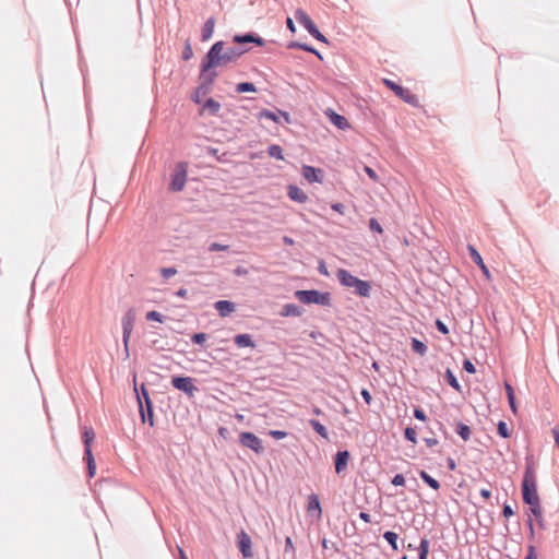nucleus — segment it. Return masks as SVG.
Segmentation results:
<instances>
[{
	"label": "nucleus",
	"mask_w": 559,
	"mask_h": 559,
	"mask_svg": "<svg viewBox=\"0 0 559 559\" xmlns=\"http://www.w3.org/2000/svg\"><path fill=\"white\" fill-rule=\"evenodd\" d=\"M85 459L87 462L88 476L94 477L96 464L92 451H88V453L85 454Z\"/></svg>",
	"instance_id": "nucleus-37"
},
{
	"label": "nucleus",
	"mask_w": 559,
	"mask_h": 559,
	"mask_svg": "<svg viewBox=\"0 0 559 559\" xmlns=\"http://www.w3.org/2000/svg\"><path fill=\"white\" fill-rule=\"evenodd\" d=\"M301 174L304 178L309 182H321L322 181V171L319 168L313 166L304 165L301 168Z\"/></svg>",
	"instance_id": "nucleus-14"
},
{
	"label": "nucleus",
	"mask_w": 559,
	"mask_h": 559,
	"mask_svg": "<svg viewBox=\"0 0 559 559\" xmlns=\"http://www.w3.org/2000/svg\"><path fill=\"white\" fill-rule=\"evenodd\" d=\"M384 539L390 544L393 550L399 549L397 540L399 536L396 533L388 531L383 534Z\"/></svg>",
	"instance_id": "nucleus-35"
},
{
	"label": "nucleus",
	"mask_w": 559,
	"mask_h": 559,
	"mask_svg": "<svg viewBox=\"0 0 559 559\" xmlns=\"http://www.w3.org/2000/svg\"><path fill=\"white\" fill-rule=\"evenodd\" d=\"M455 431L464 441H467L472 435L471 428L461 421L457 423Z\"/></svg>",
	"instance_id": "nucleus-29"
},
{
	"label": "nucleus",
	"mask_w": 559,
	"mask_h": 559,
	"mask_svg": "<svg viewBox=\"0 0 559 559\" xmlns=\"http://www.w3.org/2000/svg\"><path fill=\"white\" fill-rule=\"evenodd\" d=\"M364 401L367 403V404H370L371 403V394L370 392L367 390V389H362L361 392H360Z\"/></svg>",
	"instance_id": "nucleus-58"
},
{
	"label": "nucleus",
	"mask_w": 559,
	"mask_h": 559,
	"mask_svg": "<svg viewBox=\"0 0 559 559\" xmlns=\"http://www.w3.org/2000/svg\"><path fill=\"white\" fill-rule=\"evenodd\" d=\"M215 22L216 21L214 16H211L205 21L201 32L202 41H207L213 36Z\"/></svg>",
	"instance_id": "nucleus-24"
},
{
	"label": "nucleus",
	"mask_w": 559,
	"mask_h": 559,
	"mask_svg": "<svg viewBox=\"0 0 559 559\" xmlns=\"http://www.w3.org/2000/svg\"><path fill=\"white\" fill-rule=\"evenodd\" d=\"M239 442L242 447L252 450L257 454L262 453L264 450L262 440L258 436H255L253 432H249V431L241 432L239 435Z\"/></svg>",
	"instance_id": "nucleus-10"
},
{
	"label": "nucleus",
	"mask_w": 559,
	"mask_h": 559,
	"mask_svg": "<svg viewBox=\"0 0 559 559\" xmlns=\"http://www.w3.org/2000/svg\"><path fill=\"white\" fill-rule=\"evenodd\" d=\"M523 501L530 507V512L536 518L538 524L542 521V509L536 486V473L531 462H526L521 483Z\"/></svg>",
	"instance_id": "nucleus-2"
},
{
	"label": "nucleus",
	"mask_w": 559,
	"mask_h": 559,
	"mask_svg": "<svg viewBox=\"0 0 559 559\" xmlns=\"http://www.w3.org/2000/svg\"><path fill=\"white\" fill-rule=\"evenodd\" d=\"M304 309L296 304H286L281 311L282 317H300Z\"/></svg>",
	"instance_id": "nucleus-25"
},
{
	"label": "nucleus",
	"mask_w": 559,
	"mask_h": 559,
	"mask_svg": "<svg viewBox=\"0 0 559 559\" xmlns=\"http://www.w3.org/2000/svg\"><path fill=\"white\" fill-rule=\"evenodd\" d=\"M171 384L175 389L183 392L189 397H193L194 393L198 391V388L194 385L193 379L191 377H174L171 379Z\"/></svg>",
	"instance_id": "nucleus-9"
},
{
	"label": "nucleus",
	"mask_w": 559,
	"mask_h": 559,
	"mask_svg": "<svg viewBox=\"0 0 559 559\" xmlns=\"http://www.w3.org/2000/svg\"><path fill=\"white\" fill-rule=\"evenodd\" d=\"M134 391L136 393V400L139 404V413L142 419V423H148L151 427L154 426V415H153V403L150 399L148 391L144 384L141 385V392L138 391L136 386H134Z\"/></svg>",
	"instance_id": "nucleus-3"
},
{
	"label": "nucleus",
	"mask_w": 559,
	"mask_h": 559,
	"mask_svg": "<svg viewBox=\"0 0 559 559\" xmlns=\"http://www.w3.org/2000/svg\"><path fill=\"white\" fill-rule=\"evenodd\" d=\"M445 379H447V381H448L450 386H452L454 390H456L459 392L461 391V385H460L456 377L454 376V373L451 371L450 368H448L445 370Z\"/></svg>",
	"instance_id": "nucleus-36"
},
{
	"label": "nucleus",
	"mask_w": 559,
	"mask_h": 559,
	"mask_svg": "<svg viewBox=\"0 0 559 559\" xmlns=\"http://www.w3.org/2000/svg\"><path fill=\"white\" fill-rule=\"evenodd\" d=\"M524 559H537V555H536L534 546H528V551Z\"/></svg>",
	"instance_id": "nucleus-60"
},
{
	"label": "nucleus",
	"mask_w": 559,
	"mask_h": 559,
	"mask_svg": "<svg viewBox=\"0 0 559 559\" xmlns=\"http://www.w3.org/2000/svg\"><path fill=\"white\" fill-rule=\"evenodd\" d=\"M463 368L466 372L473 374L476 372V368L474 366V364L469 360V359H465L463 361Z\"/></svg>",
	"instance_id": "nucleus-52"
},
{
	"label": "nucleus",
	"mask_w": 559,
	"mask_h": 559,
	"mask_svg": "<svg viewBox=\"0 0 559 559\" xmlns=\"http://www.w3.org/2000/svg\"><path fill=\"white\" fill-rule=\"evenodd\" d=\"M349 460V452L347 450L338 451L335 455L334 465L337 474L342 473L347 467Z\"/></svg>",
	"instance_id": "nucleus-17"
},
{
	"label": "nucleus",
	"mask_w": 559,
	"mask_h": 559,
	"mask_svg": "<svg viewBox=\"0 0 559 559\" xmlns=\"http://www.w3.org/2000/svg\"><path fill=\"white\" fill-rule=\"evenodd\" d=\"M225 41L218 40L214 43L205 53L201 61V73L200 79L213 84L218 73L215 68L226 67L229 63H234L224 51Z\"/></svg>",
	"instance_id": "nucleus-1"
},
{
	"label": "nucleus",
	"mask_w": 559,
	"mask_h": 559,
	"mask_svg": "<svg viewBox=\"0 0 559 559\" xmlns=\"http://www.w3.org/2000/svg\"><path fill=\"white\" fill-rule=\"evenodd\" d=\"M267 154L270 157L272 158H275V159H278V160H283L284 159V156H283V150L280 145L277 144H272L267 147Z\"/></svg>",
	"instance_id": "nucleus-31"
},
{
	"label": "nucleus",
	"mask_w": 559,
	"mask_h": 559,
	"mask_svg": "<svg viewBox=\"0 0 559 559\" xmlns=\"http://www.w3.org/2000/svg\"><path fill=\"white\" fill-rule=\"evenodd\" d=\"M295 296L300 302L306 305L331 306V295L328 292L322 293L317 289L296 290Z\"/></svg>",
	"instance_id": "nucleus-4"
},
{
	"label": "nucleus",
	"mask_w": 559,
	"mask_h": 559,
	"mask_svg": "<svg viewBox=\"0 0 559 559\" xmlns=\"http://www.w3.org/2000/svg\"><path fill=\"white\" fill-rule=\"evenodd\" d=\"M414 417L420 421H425L427 419L426 413L420 407H416L414 409Z\"/></svg>",
	"instance_id": "nucleus-54"
},
{
	"label": "nucleus",
	"mask_w": 559,
	"mask_h": 559,
	"mask_svg": "<svg viewBox=\"0 0 559 559\" xmlns=\"http://www.w3.org/2000/svg\"><path fill=\"white\" fill-rule=\"evenodd\" d=\"M504 389H506V392H507L508 400H511V397L514 395V391H513L512 385L510 383H508V382H504Z\"/></svg>",
	"instance_id": "nucleus-61"
},
{
	"label": "nucleus",
	"mask_w": 559,
	"mask_h": 559,
	"mask_svg": "<svg viewBox=\"0 0 559 559\" xmlns=\"http://www.w3.org/2000/svg\"><path fill=\"white\" fill-rule=\"evenodd\" d=\"M355 293L360 297H369L371 293V284L368 281L357 278L355 285Z\"/></svg>",
	"instance_id": "nucleus-23"
},
{
	"label": "nucleus",
	"mask_w": 559,
	"mask_h": 559,
	"mask_svg": "<svg viewBox=\"0 0 559 559\" xmlns=\"http://www.w3.org/2000/svg\"><path fill=\"white\" fill-rule=\"evenodd\" d=\"M419 475L423 481L433 490H438L440 488V483L436 478L430 476L427 472L421 471Z\"/></svg>",
	"instance_id": "nucleus-28"
},
{
	"label": "nucleus",
	"mask_w": 559,
	"mask_h": 559,
	"mask_svg": "<svg viewBox=\"0 0 559 559\" xmlns=\"http://www.w3.org/2000/svg\"><path fill=\"white\" fill-rule=\"evenodd\" d=\"M365 173L368 175L369 178H371L372 180L377 181L378 180V176L376 174V171L369 167V166H365Z\"/></svg>",
	"instance_id": "nucleus-57"
},
{
	"label": "nucleus",
	"mask_w": 559,
	"mask_h": 559,
	"mask_svg": "<svg viewBox=\"0 0 559 559\" xmlns=\"http://www.w3.org/2000/svg\"><path fill=\"white\" fill-rule=\"evenodd\" d=\"M234 342L240 348H242V347H254L255 346V344H254V342L252 340V336L250 334H247V333L236 335L235 338H234Z\"/></svg>",
	"instance_id": "nucleus-26"
},
{
	"label": "nucleus",
	"mask_w": 559,
	"mask_h": 559,
	"mask_svg": "<svg viewBox=\"0 0 559 559\" xmlns=\"http://www.w3.org/2000/svg\"><path fill=\"white\" fill-rule=\"evenodd\" d=\"M467 249H468V252H469V255L472 258V260L474 261V263H476L481 272L484 273V275L489 278L490 277V273H489V270L487 269V266L485 265L484 261H483V258L481 255L479 254V252L476 250V248L472 245H468L467 246Z\"/></svg>",
	"instance_id": "nucleus-15"
},
{
	"label": "nucleus",
	"mask_w": 559,
	"mask_h": 559,
	"mask_svg": "<svg viewBox=\"0 0 559 559\" xmlns=\"http://www.w3.org/2000/svg\"><path fill=\"white\" fill-rule=\"evenodd\" d=\"M424 441L428 447H435L439 443L438 439L436 438H425Z\"/></svg>",
	"instance_id": "nucleus-63"
},
{
	"label": "nucleus",
	"mask_w": 559,
	"mask_h": 559,
	"mask_svg": "<svg viewBox=\"0 0 559 559\" xmlns=\"http://www.w3.org/2000/svg\"><path fill=\"white\" fill-rule=\"evenodd\" d=\"M202 81H203V83L201 85H199L195 90L197 96L205 95L210 90L211 84H207V82L204 80H202Z\"/></svg>",
	"instance_id": "nucleus-48"
},
{
	"label": "nucleus",
	"mask_w": 559,
	"mask_h": 559,
	"mask_svg": "<svg viewBox=\"0 0 559 559\" xmlns=\"http://www.w3.org/2000/svg\"><path fill=\"white\" fill-rule=\"evenodd\" d=\"M287 194L290 200L305 203L308 200V195L297 186L290 185L287 188Z\"/></svg>",
	"instance_id": "nucleus-20"
},
{
	"label": "nucleus",
	"mask_w": 559,
	"mask_h": 559,
	"mask_svg": "<svg viewBox=\"0 0 559 559\" xmlns=\"http://www.w3.org/2000/svg\"><path fill=\"white\" fill-rule=\"evenodd\" d=\"M404 437L406 440H408L409 442H413V443H416V430L413 428V427H407L405 430H404Z\"/></svg>",
	"instance_id": "nucleus-44"
},
{
	"label": "nucleus",
	"mask_w": 559,
	"mask_h": 559,
	"mask_svg": "<svg viewBox=\"0 0 559 559\" xmlns=\"http://www.w3.org/2000/svg\"><path fill=\"white\" fill-rule=\"evenodd\" d=\"M95 439V432L91 427H85L83 431V441H84V450L85 454L88 453V451H92L91 444L93 440Z\"/></svg>",
	"instance_id": "nucleus-27"
},
{
	"label": "nucleus",
	"mask_w": 559,
	"mask_h": 559,
	"mask_svg": "<svg viewBox=\"0 0 559 559\" xmlns=\"http://www.w3.org/2000/svg\"><path fill=\"white\" fill-rule=\"evenodd\" d=\"M384 84L392 90L396 96L401 97L405 103L412 105V106H418V97L414 93H412L409 90L404 88L403 86L399 85L397 83L385 79Z\"/></svg>",
	"instance_id": "nucleus-7"
},
{
	"label": "nucleus",
	"mask_w": 559,
	"mask_h": 559,
	"mask_svg": "<svg viewBox=\"0 0 559 559\" xmlns=\"http://www.w3.org/2000/svg\"><path fill=\"white\" fill-rule=\"evenodd\" d=\"M228 246L227 245H222V243H218V242H212L210 246H209V250L211 252H214V251H226L228 250Z\"/></svg>",
	"instance_id": "nucleus-49"
},
{
	"label": "nucleus",
	"mask_w": 559,
	"mask_h": 559,
	"mask_svg": "<svg viewBox=\"0 0 559 559\" xmlns=\"http://www.w3.org/2000/svg\"><path fill=\"white\" fill-rule=\"evenodd\" d=\"M296 21L301 24L308 33L313 36L317 40L328 44L326 37L319 31L314 22L310 19V16L302 9H297L295 11Z\"/></svg>",
	"instance_id": "nucleus-5"
},
{
	"label": "nucleus",
	"mask_w": 559,
	"mask_h": 559,
	"mask_svg": "<svg viewBox=\"0 0 559 559\" xmlns=\"http://www.w3.org/2000/svg\"><path fill=\"white\" fill-rule=\"evenodd\" d=\"M428 552H429V540L427 538H423L419 543L418 559H427Z\"/></svg>",
	"instance_id": "nucleus-38"
},
{
	"label": "nucleus",
	"mask_w": 559,
	"mask_h": 559,
	"mask_svg": "<svg viewBox=\"0 0 559 559\" xmlns=\"http://www.w3.org/2000/svg\"><path fill=\"white\" fill-rule=\"evenodd\" d=\"M309 425L313 428V430L324 439H328V430L317 419H309Z\"/></svg>",
	"instance_id": "nucleus-30"
},
{
	"label": "nucleus",
	"mask_w": 559,
	"mask_h": 559,
	"mask_svg": "<svg viewBox=\"0 0 559 559\" xmlns=\"http://www.w3.org/2000/svg\"><path fill=\"white\" fill-rule=\"evenodd\" d=\"M259 117L260 118H266V119L272 120V121H274L276 123L280 122L278 115L276 112L272 111V110H269V109L261 110L259 112Z\"/></svg>",
	"instance_id": "nucleus-40"
},
{
	"label": "nucleus",
	"mask_w": 559,
	"mask_h": 559,
	"mask_svg": "<svg viewBox=\"0 0 559 559\" xmlns=\"http://www.w3.org/2000/svg\"><path fill=\"white\" fill-rule=\"evenodd\" d=\"M284 554H290L292 555V558L294 559L295 558V555H296V550H295V546L293 544V540H292V537L290 536H287L285 538V547H284Z\"/></svg>",
	"instance_id": "nucleus-42"
},
{
	"label": "nucleus",
	"mask_w": 559,
	"mask_h": 559,
	"mask_svg": "<svg viewBox=\"0 0 559 559\" xmlns=\"http://www.w3.org/2000/svg\"><path fill=\"white\" fill-rule=\"evenodd\" d=\"M160 274L165 280H168L177 274V270L175 267H163Z\"/></svg>",
	"instance_id": "nucleus-47"
},
{
	"label": "nucleus",
	"mask_w": 559,
	"mask_h": 559,
	"mask_svg": "<svg viewBox=\"0 0 559 559\" xmlns=\"http://www.w3.org/2000/svg\"><path fill=\"white\" fill-rule=\"evenodd\" d=\"M479 493H480V496H481L485 500H487V499H489V498L491 497V491H490V489H488V488H483V489H480Z\"/></svg>",
	"instance_id": "nucleus-62"
},
{
	"label": "nucleus",
	"mask_w": 559,
	"mask_h": 559,
	"mask_svg": "<svg viewBox=\"0 0 559 559\" xmlns=\"http://www.w3.org/2000/svg\"><path fill=\"white\" fill-rule=\"evenodd\" d=\"M336 277L341 285L345 287H353L358 277L352 275L347 270L340 269L336 273Z\"/></svg>",
	"instance_id": "nucleus-19"
},
{
	"label": "nucleus",
	"mask_w": 559,
	"mask_h": 559,
	"mask_svg": "<svg viewBox=\"0 0 559 559\" xmlns=\"http://www.w3.org/2000/svg\"><path fill=\"white\" fill-rule=\"evenodd\" d=\"M187 181V164L178 163L176 170L171 176V182L169 189L175 192H179L185 188Z\"/></svg>",
	"instance_id": "nucleus-8"
},
{
	"label": "nucleus",
	"mask_w": 559,
	"mask_h": 559,
	"mask_svg": "<svg viewBox=\"0 0 559 559\" xmlns=\"http://www.w3.org/2000/svg\"><path fill=\"white\" fill-rule=\"evenodd\" d=\"M326 114L329 116L331 123H333L340 130H347L350 127L348 120L344 116L331 109Z\"/></svg>",
	"instance_id": "nucleus-16"
},
{
	"label": "nucleus",
	"mask_w": 559,
	"mask_h": 559,
	"mask_svg": "<svg viewBox=\"0 0 559 559\" xmlns=\"http://www.w3.org/2000/svg\"><path fill=\"white\" fill-rule=\"evenodd\" d=\"M405 484V477L402 474H396L392 479V485L403 486Z\"/></svg>",
	"instance_id": "nucleus-55"
},
{
	"label": "nucleus",
	"mask_w": 559,
	"mask_h": 559,
	"mask_svg": "<svg viewBox=\"0 0 559 559\" xmlns=\"http://www.w3.org/2000/svg\"><path fill=\"white\" fill-rule=\"evenodd\" d=\"M286 25H287V28H288L292 33H295V32H296V26H295V23H294L293 19L287 17V20H286Z\"/></svg>",
	"instance_id": "nucleus-64"
},
{
	"label": "nucleus",
	"mask_w": 559,
	"mask_h": 559,
	"mask_svg": "<svg viewBox=\"0 0 559 559\" xmlns=\"http://www.w3.org/2000/svg\"><path fill=\"white\" fill-rule=\"evenodd\" d=\"M308 513L313 516H320L321 514V504L319 497L316 493H311L308 497Z\"/></svg>",
	"instance_id": "nucleus-22"
},
{
	"label": "nucleus",
	"mask_w": 559,
	"mask_h": 559,
	"mask_svg": "<svg viewBox=\"0 0 559 559\" xmlns=\"http://www.w3.org/2000/svg\"><path fill=\"white\" fill-rule=\"evenodd\" d=\"M497 430H498V435L501 438L507 439L510 437V431H509L508 425L503 420H500L498 423Z\"/></svg>",
	"instance_id": "nucleus-41"
},
{
	"label": "nucleus",
	"mask_w": 559,
	"mask_h": 559,
	"mask_svg": "<svg viewBox=\"0 0 559 559\" xmlns=\"http://www.w3.org/2000/svg\"><path fill=\"white\" fill-rule=\"evenodd\" d=\"M135 322V312L133 309H129L122 317V342L124 346L126 356H129V340L133 331Z\"/></svg>",
	"instance_id": "nucleus-6"
},
{
	"label": "nucleus",
	"mask_w": 559,
	"mask_h": 559,
	"mask_svg": "<svg viewBox=\"0 0 559 559\" xmlns=\"http://www.w3.org/2000/svg\"><path fill=\"white\" fill-rule=\"evenodd\" d=\"M192 56H193L192 48H191L190 44L187 43L185 48H183V51H182V59L183 60H189V59L192 58Z\"/></svg>",
	"instance_id": "nucleus-53"
},
{
	"label": "nucleus",
	"mask_w": 559,
	"mask_h": 559,
	"mask_svg": "<svg viewBox=\"0 0 559 559\" xmlns=\"http://www.w3.org/2000/svg\"><path fill=\"white\" fill-rule=\"evenodd\" d=\"M436 328L440 333H442L444 335L449 334V329H448L447 324L443 321H441L440 319L436 320Z\"/></svg>",
	"instance_id": "nucleus-51"
},
{
	"label": "nucleus",
	"mask_w": 559,
	"mask_h": 559,
	"mask_svg": "<svg viewBox=\"0 0 559 559\" xmlns=\"http://www.w3.org/2000/svg\"><path fill=\"white\" fill-rule=\"evenodd\" d=\"M233 41L235 44H238L239 46H241L242 44H255L258 46H263L265 44L264 39L254 33L235 35L233 37Z\"/></svg>",
	"instance_id": "nucleus-13"
},
{
	"label": "nucleus",
	"mask_w": 559,
	"mask_h": 559,
	"mask_svg": "<svg viewBox=\"0 0 559 559\" xmlns=\"http://www.w3.org/2000/svg\"><path fill=\"white\" fill-rule=\"evenodd\" d=\"M237 93H254L257 87L251 82H241L236 85Z\"/></svg>",
	"instance_id": "nucleus-33"
},
{
	"label": "nucleus",
	"mask_w": 559,
	"mask_h": 559,
	"mask_svg": "<svg viewBox=\"0 0 559 559\" xmlns=\"http://www.w3.org/2000/svg\"><path fill=\"white\" fill-rule=\"evenodd\" d=\"M214 308L221 317H227L235 310V304L229 300H218L215 302Z\"/></svg>",
	"instance_id": "nucleus-21"
},
{
	"label": "nucleus",
	"mask_w": 559,
	"mask_h": 559,
	"mask_svg": "<svg viewBox=\"0 0 559 559\" xmlns=\"http://www.w3.org/2000/svg\"><path fill=\"white\" fill-rule=\"evenodd\" d=\"M234 274L237 276H245L248 274V270L246 267L239 265L234 270Z\"/></svg>",
	"instance_id": "nucleus-59"
},
{
	"label": "nucleus",
	"mask_w": 559,
	"mask_h": 559,
	"mask_svg": "<svg viewBox=\"0 0 559 559\" xmlns=\"http://www.w3.org/2000/svg\"><path fill=\"white\" fill-rule=\"evenodd\" d=\"M249 49L248 48H245L242 46H239L238 44L234 45V46H227L226 45L224 46V51L226 52V55L229 57V59L235 63L237 62V60L245 53L247 52Z\"/></svg>",
	"instance_id": "nucleus-18"
},
{
	"label": "nucleus",
	"mask_w": 559,
	"mask_h": 559,
	"mask_svg": "<svg viewBox=\"0 0 559 559\" xmlns=\"http://www.w3.org/2000/svg\"><path fill=\"white\" fill-rule=\"evenodd\" d=\"M236 545L240 554L242 555V558L251 559L253 557L251 537L243 530H240L237 533Z\"/></svg>",
	"instance_id": "nucleus-11"
},
{
	"label": "nucleus",
	"mask_w": 559,
	"mask_h": 559,
	"mask_svg": "<svg viewBox=\"0 0 559 559\" xmlns=\"http://www.w3.org/2000/svg\"><path fill=\"white\" fill-rule=\"evenodd\" d=\"M288 48H298V49H301V50H305V51H308V52H313L316 48H313L312 46L308 45V44H305V43H299V41H290L287 46Z\"/></svg>",
	"instance_id": "nucleus-39"
},
{
	"label": "nucleus",
	"mask_w": 559,
	"mask_h": 559,
	"mask_svg": "<svg viewBox=\"0 0 559 559\" xmlns=\"http://www.w3.org/2000/svg\"><path fill=\"white\" fill-rule=\"evenodd\" d=\"M462 531H459L457 526H453L456 538L463 539L465 544H473L477 540L479 532L473 526H461Z\"/></svg>",
	"instance_id": "nucleus-12"
},
{
	"label": "nucleus",
	"mask_w": 559,
	"mask_h": 559,
	"mask_svg": "<svg viewBox=\"0 0 559 559\" xmlns=\"http://www.w3.org/2000/svg\"><path fill=\"white\" fill-rule=\"evenodd\" d=\"M369 228L372 231L378 233V234H382L383 233L382 226L380 225V223L374 217H371L369 219Z\"/></svg>",
	"instance_id": "nucleus-45"
},
{
	"label": "nucleus",
	"mask_w": 559,
	"mask_h": 559,
	"mask_svg": "<svg viewBox=\"0 0 559 559\" xmlns=\"http://www.w3.org/2000/svg\"><path fill=\"white\" fill-rule=\"evenodd\" d=\"M412 349L415 353L419 354L420 356H424V355H426L428 348H427V345L424 344L421 341H419L416 337H413L412 338Z\"/></svg>",
	"instance_id": "nucleus-32"
},
{
	"label": "nucleus",
	"mask_w": 559,
	"mask_h": 559,
	"mask_svg": "<svg viewBox=\"0 0 559 559\" xmlns=\"http://www.w3.org/2000/svg\"><path fill=\"white\" fill-rule=\"evenodd\" d=\"M204 107L214 116H216L221 110V104L214 98H207L204 103Z\"/></svg>",
	"instance_id": "nucleus-34"
},
{
	"label": "nucleus",
	"mask_w": 559,
	"mask_h": 559,
	"mask_svg": "<svg viewBox=\"0 0 559 559\" xmlns=\"http://www.w3.org/2000/svg\"><path fill=\"white\" fill-rule=\"evenodd\" d=\"M207 338V335L203 332L195 333L192 335L191 340L194 344L203 345Z\"/></svg>",
	"instance_id": "nucleus-46"
},
{
	"label": "nucleus",
	"mask_w": 559,
	"mask_h": 559,
	"mask_svg": "<svg viewBox=\"0 0 559 559\" xmlns=\"http://www.w3.org/2000/svg\"><path fill=\"white\" fill-rule=\"evenodd\" d=\"M269 435L276 440H282L287 437V432L284 430H270Z\"/></svg>",
	"instance_id": "nucleus-50"
},
{
	"label": "nucleus",
	"mask_w": 559,
	"mask_h": 559,
	"mask_svg": "<svg viewBox=\"0 0 559 559\" xmlns=\"http://www.w3.org/2000/svg\"><path fill=\"white\" fill-rule=\"evenodd\" d=\"M146 320L162 323L164 320V316L158 311L152 310L146 313Z\"/></svg>",
	"instance_id": "nucleus-43"
},
{
	"label": "nucleus",
	"mask_w": 559,
	"mask_h": 559,
	"mask_svg": "<svg viewBox=\"0 0 559 559\" xmlns=\"http://www.w3.org/2000/svg\"><path fill=\"white\" fill-rule=\"evenodd\" d=\"M331 209L340 214H344V211H345V205L343 203H333L331 205Z\"/></svg>",
	"instance_id": "nucleus-56"
}]
</instances>
